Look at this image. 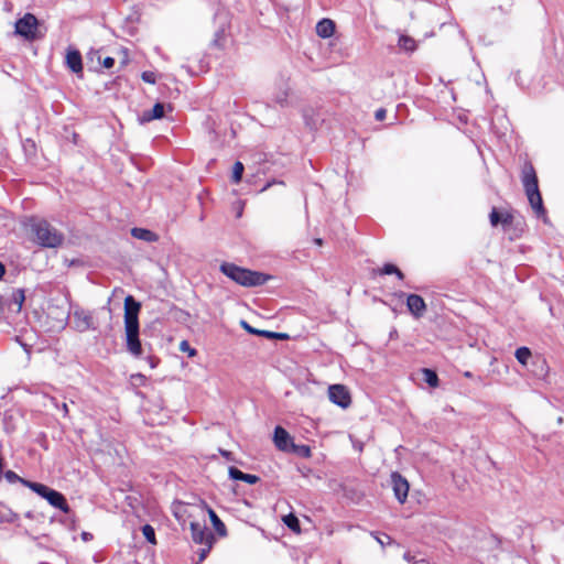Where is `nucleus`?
<instances>
[{"mask_svg": "<svg viewBox=\"0 0 564 564\" xmlns=\"http://www.w3.org/2000/svg\"><path fill=\"white\" fill-rule=\"evenodd\" d=\"M423 380L432 388H436L438 386V377L437 373L429 368L422 369Z\"/></svg>", "mask_w": 564, "mask_h": 564, "instance_id": "obj_27", "label": "nucleus"}, {"mask_svg": "<svg viewBox=\"0 0 564 564\" xmlns=\"http://www.w3.org/2000/svg\"><path fill=\"white\" fill-rule=\"evenodd\" d=\"M391 486L395 498L400 503H404L408 498L409 482L398 471L391 474Z\"/></svg>", "mask_w": 564, "mask_h": 564, "instance_id": "obj_9", "label": "nucleus"}, {"mask_svg": "<svg viewBox=\"0 0 564 564\" xmlns=\"http://www.w3.org/2000/svg\"><path fill=\"white\" fill-rule=\"evenodd\" d=\"M513 223V216L510 213H503L501 216V224L506 226H510Z\"/></svg>", "mask_w": 564, "mask_h": 564, "instance_id": "obj_43", "label": "nucleus"}, {"mask_svg": "<svg viewBox=\"0 0 564 564\" xmlns=\"http://www.w3.org/2000/svg\"><path fill=\"white\" fill-rule=\"evenodd\" d=\"M335 23L330 19H322L316 24V33L323 39L330 37L335 32Z\"/></svg>", "mask_w": 564, "mask_h": 564, "instance_id": "obj_18", "label": "nucleus"}, {"mask_svg": "<svg viewBox=\"0 0 564 564\" xmlns=\"http://www.w3.org/2000/svg\"><path fill=\"white\" fill-rule=\"evenodd\" d=\"M283 522L292 531H294V532L300 531V521L293 513H289L288 516H285L283 518Z\"/></svg>", "mask_w": 564, "mask_h": 564, "instance_id": "obj_29", "label": "nucleus"}, {"mask_svg": "<svg viewBox=\"0 0 564 564\" xmlns=\"http://www.w3.org/2000/svg\"><path fill=\"white\" fill-rule=\"evenodd\" d=\"M412 564H429V562L425 558H421V560L414 561Z\"/></svg>", "mask_w": 564, "mask_h": 564, "instance_id": "obj_52", "label": "nucleus"}, {"mask_svg": "<svg viewBox=\"0 0 564 564\" xmlns=\"http://www.w3.org/2000/svg\"><path fill=\"white\" fill-rule=\"evenodd\" d=\"M102 65H104V67H106V68H111V67L115 65V58H112V57H110V56H108V57L104 58V61H102Z\"/></svg>", "mask_w": 564, "mask_h": 564, "instance_id": "obj_46", "label": "nucleus"}, {"mask_svg": "<svg viewBox=\"0 0 564 564\" xmlns=\"http://www.w3.org/2000/svg\"><path fill=\"white\" fill-rule=\"evenodd\" d=\"M517 360L524 367H528L529 361L533 359L532 352L528 347H520L516 350L514 354Z\"/></svg>", "mask_w": 564, "mask_h": 564, "instance_id": "obj_25", "label": "nucleus"}, {"mask_svg": "<svg viewBox=\"0 0 564 564\" xmlns=\"http://www.w3.org/2000/svg\"><path fill=\"white\" fill-rule=\"evenodd\" d=\"M142 533H143V536L145 538V540L151 543V544H156V539H155V531L153 529L152 525L150 524H144L142 527Z\"/></svg>", "mask_w": 564, "mask_h": 564, "instance_id": "obj_32", "label": "nucleus"}, {"mask_svg": "<svg viewBox=\"0 0 564 564\" xmlns=\"http://www.w3.org/2000/svg\"><path fill=\"white\" fill-rule=\"evenodd\" d=\"M208 516L212 521V524L215 529V531L218 533L219 536H227V529L225 523L219 519V517L216 514V512L208 508Z\"/></svg>", "mask_w": 564, "mask_h": 564, "instance_id": "obj_20", "label": "nucleus"}, {"mask_svg": "<svg viewBox=\"0 0 564 564\" xmlns=\"http://www.w3.org/2000/svg\"><path fill=\"white\" fill-rule=\"evenodd\" d=\"M243 171H245L243 164L240 161H237L232 166V175H231L232 183L237 184L241 181Z\"/></svg>", "mask_w": 564, "mask_h": 564, "instance_id": "obj_28", "label": "nucleus"}, {"mask_svg": "<svg viewBox=\"0 0 564 564\" xmlns=\"http://www.w3.org/2000/svg\"><path fill=\"white\" fill-rule=\"evenodd\" d=\"M24 486L30 488L32 491L36 492L39 496H41L42 498H44L46 500L48 497V492H52V490H53L52 488H50L43 484L33 482V481L24 482Z\"/></svg>", "mask_w": 564, "mask_h": 564, "instance_id": "obj_23", "label": "nucleus"}, {"mask_svg": "<svg viewBox=\"0 0 564 564\" xmlns=\"http://www.w3.org/2000/svg\"><path fill=\"white\" fill-rule=\"evenodd\" d=\"M127 350L134 357L142 355V346L139 339V325H124Z\"/></svg>", "mask_w": 564, "mask_h": 564, "instance_id": "obj_5", "label": "nucleus"}, {"mask_svg": "<svg viewBox=\"0 0 564 564\" xmlns=\"http://www.w3.org/2000/svg\"><path fill=\"white\" fill-rule=\"evenodd\" d=\"M376 541L384 547L386 545L392 544L393 540L388 534H382L381 536L378 533L372 532L371 533Z\"/></svg>", "mask_w": 564, "mask_h": 564, "instance_id": "obj_35", "label": "nucleus"}, {"mask_svg": "<svg viewBox=\"0 0 564 564\" xmlns=\"http://www.w3.org/2000/svg\"><path fill=\"white\" fill-rule=\"evenodd\" d=\"M386 116H387V110L384 108H379L375 112V118L378 121L384 120Z\"/></svg>", "mask_w": 564, "mask_h": 564, "instance_id": "obj_44", "label": "nucleus"}, {"mask_svg": "<svg viewBox=\"0 0 564 564\" xmlns=\"http://www.w3.org/2000/svg\"><path fill=\"white\" fill-rule=\"evenodd\" d=\"M220 454L226 457L227 459H230L231 453L225 449H220Z\"/></svg>", "mask_w": 564, "mask_h": 564, "instance_id": "obj_51", "label": "nucleus"}, {"mask_svg": "<svg viewBox=\"0 0 564 564\" xmlns=\"http://www.w3.org/2000/svg\"><path fill=\"white\" fill-rule=\"evenodd\" d=\"M180 349L182 351H187L189 356H195L196 355V350L194 348H192L188 344V341L186 340H183L180 345Z\"/></svg>", "mask_w": 564, "mask_h": 564, "instance_id": "obj_42", "label": "nucleus"}, {"mask_svg": "<svg viewBox=\"0 0 564 564\" xmlns=\"http://www.w3.org/2000/svg\"><path fill=\"white\" fill-rule=\"evenodd\" d=\"M314 243L317 245V246H322L323 245V239L321 238H315L314 239Z\"/></svg>", "mask_w": 564, "mask_h": 564, "instance_id": "obj_53", "label": "nucleus"}, {"mask_svg": "<svg viewBox=\"0 0 564 564\" xmlns=\"http://www.w3.org/2000/svg\"><path fill=\"white\" fill-rule=\"evenodd\" d=\"M47 501H48V503L51 506H53L55 508H58L64 513H69L70 512V508H69V506L67 503L66 498L64 497L63 494H61L57 490L53 489L52 492H48Z\"/></svg>", "mask_w": 564, "mask_h": 564, "instance_id": "obj_15", "label": "nucleus"}, {"mask_svg": "<svg viewBox=\"0 0 564 564\" xmlns=\"http://www.w3.org/2000/svg\"><path fill=\"white\" fill-rule=\"evenodd\" d=\"M403 558H404L406 562H409V563H413V562L415 561V560H414V556H412L410 552H405V553L403 554Z\"/></svg>", "mask_w": 564, "mask_h": 564, "instance_id": "obj_48", "label": "nucleus"}, {"mask_svg": "<svg viewBox=\"0 0 564 564\" xmlns=\"http://www.w3.org/2000/svg\"><path fill=\"white\" fill-rule=\"evenodd\" d=\"M501 216H502V214H500L496 207H492V209L489 214V220H490L491 226L496 227L499 224H501Z\"/></svg>", "mask_w": 564, "mask_h": 564, "instance_id": "obj_34", "label": "nucleus"}, {"mask_svg": "<svg viewBox=\"0 0 564 564\" xmlns=\"http://www.w3.org/2000/svg\"><path fill=\"white\" fill-rule=\"evenodd\" d=\"M220 272L239 285L246 288L260 286L265 284L271 275L239 267L231 262L220 264Z\"/></svg>", "mask_w": 564, "mask_h": 564, "instance_id": "obj_3", "label": "nucleus"}, {"mask_svg": "<svg viewBox=\"0 0 564 564\" xmlns=\"http://www.w3.org/2000/svg\"><path fill=\"white\" fill-rule=\"evenodd\" d=\"M37 19L32 13H25L23 18L15 22V33L25 40L33 41L36 39Z\"/></svg>", "mask_w": 564, "mask_h": 564, "instance_id": "obj_4", "label": "nucleus"}, {"mask_svg": "<svg viewBox=\"0 0 564 564\" xmlns=\"http://www.w3.org/2000/svg\"><path fill=\"white\" fill-rule=\"evenodd\" d=\"M131 236L133 238L143 240V241H148V242H154L159 238L155 232H153L149 229L138 228V227H134L131 229Z\"/></svg>", "mask_w": 564, "mask_h": 564, "instance_id": "obj_19", "label": "nucleus"}, {"mask_svg": "<svg viewBox=\"0 0 564 564\" xmlns=\"http://www.w3.org/2000/svg\"><path fill=\"white\" fill-rule=\"evenodd\" d=\"M534 377L542 379L545 378L549 372V366L546 360L541 357L536 356L531 361V368L529 369Z\"/></svg>", "mask_w": 564, "mask_h": 564, "instance_id": "obj_16", "label": "nucleus"}, {"mask_svg": "<svg viewBox=\"0 0 564 564\" xmlns=\"http://www.w3.org/2000/svg\"><path fill=\"white\" fill-rule=\"evenodd\" d=\"M398 46L405 52L412 53L416 50V42L409 35H401L398 41Z\"/></svg>", "mask_w": 564, "mask_h": 564, "instance_id": "obj_24", "label": "nucleus"}, {"mask_svg": "<svg viewBox=\"0 0 564 564\" xmlns=\"http://www.w3.org/2000/svg\"><path fill=\"white\" fill-rule=\"evenodd\" d=\"M164 116V106L161 102H156L152 110H151V117L154 119H161Z\"/></svg>", "mask_w": 564, "mask_h": 564, "instance_id": "obj_33", "label": "nucleus"}, {"mask_svg": "<svg viewBox=\"0 0 564 564\" xmlns=\"http://www.w3.org/2000/svg\"><path fill=\"white\" fill-rule=\"evenodd\" d=\"M406 306L408 310L411 312V314L415 318H420L424 315L426 312V304L425 301L421 295L417 294H410L406 297Z\"/></svg>", "mask_w": 564, "mask_h": 564, "instance_id": "obj_11", "label": "nucleus"}, {"mask_svg": "<svg viewBox=\"0 0 564 564\" xmlns=\"http://www.w3.org/2000/svg\"><path fill=\"white\" fill-rule=\"evenodd\" d=\"M329 400L338 406L346 409L351 403V398L347 388L343 384H333L328 388Z\"/></svg>", "mask_w": 564, "mask_h": 564, "instance_id": "obj_6", "label": "nucleus"}, {"mask_svg": "<svg viewBox=\"0 0 564 564\" xmlns=\"http://www.w3.org/2000/svg\"><path fill=\"white\" fill-rule=\"evenodd\" d=\"M465 376L469 378V377H471V373L469 371H467V372H465Z\"/></svg>", "mask_w": 564, "mask_h": 564, "instance_id": "obj_55", "label": "nucleus"}, {"mask_svg": "<svg viewBox=\"0 0 564 564\" xmlns=\"http://www.w3.org/2000/svg\"><path fill=\"white\" fill-rule=\"evenodd\" d=\"M6 273V267L2 262H0V280L3 278Z\"/></svg>", "mask_w": 564, "mask_h": 564, "instance_id": "obj_50", "label": "nucleus"}, {"mask_svg": "<svg viewBox=\"0 0 564 564\" xmlns=\"http://www.w3.org/2000/svg\"><path fill=\"white\" fill-rule=\"evenodd\" d=\"M241 326L250 334L261 336V333H269V330H260L250 326L247 322L241 321Z\"/></svg>", "mask_w": 564, "mask_h": 564, "instance_id": "obj_41", "label": "nucleus"}, {"mask_svg": "<svg viewBox=\"0 0 564 564\" xmlns=\"http://www.w3.org/2000/svg\"><path fill=\"white\" fill-rule=\"evenodd\" d=\"M192 540L197 544L214 543L215 536L206 525L199 522H191Z\"/></svg>", "mask_w": 564, "mask_h": 564, "instance_id": "obj_10", "label": "nucleus"}, {"mask_svg": "<svg viewBox=\"0 0 564 564\" xmlns=\"http://www.w3.org/2000/svg\"><path fill=\"white\" fill-rule=\"evenodd\" d=\"M25 226L32 235V241L42 248H58L64 242V235L46 219L30 217Z\"/></svg>", "mask_w": 564, "mask_h": 564, "instance_id": "obj_1", "label": "nucleus"}, {"mask_svg": "<svg viewBox=\"0 0 564 564\" xmlns=\"http://www.w3.org/2000/svg\"><path fill=\"white\" fill-rule=\"evenodd\" d=\"M213 544H214V543H204V544H203V545H204V547H202V549L199 550V552H198V560H199V562H203V561L206 558L207 554L209 553V551H210V550H212V547H213Z\"/></svg>", "mask_w": 564, "mask_h": 564, "instance_id": "obj_39", "label": "nucleus"}, {"mask_svg": "<svg viewBox=\"0 0 564 564\" xmlns=\"http://www.w3.org/2000/svg\"><path fill=\"white\" fill-rule=\"evenodd\" d=\"M273 441H274L275 446L280 451H289L293 444L290 434L282 426H276L274 429Z\"/></svg>", "mask_w": 564, "mask_h": 564, "instance_id": "obj_12", "label": "nucleus"}, {"mask_svg": "<svg viewBox=\"0 0 564 564\" xmlns=\"http://www.w3.org/2000/svg\"><path fill=\"white\" fill-rule=\"evenodd\" d=\"M269 186H270V184H268L267 186L262 187V191H265Z\"/></svg>", "mask_w": 564, "mask_h": 564, "instance_id": "obj_56", "label": "nucleus"}, {"mask_svg": "<svg viewBox=\"0 0 564 564\" xmlns=\"http://www.w3.org/2000/svg\"><path fill=\"white\" fill-rule=\"evenodd\" d=\"M141 304L132 295L124 299V325H139Z\"/></svg>", "mask_w": 564, "mask_h": 564, "instance_id": "obj_8", "label": "nucleus"}, {"mask_svg": "<svg viewBox=\"0 0 564 564\" xmlns=\"http://www.w3.org/2000/svg\"><path fill=\"white\" fill-rule=\"evenodd\" d=\"M261 336L262 337H267V338H271V339H285L288 338V335L284 334V333H275V332H270L269 333H261Z\"/></svg>", "mask_w": 564, "mask_h": 564, "instance_id": "obj_40", "label": "nucleus"}, {"mask_svg": "<svg viewBox=\"0 0 564 564\" xmlns=\"http://www.w3.org/2000/svg\"><path fill=\"white\" fill-rule=\"evenodd\" d=\"M130 379L132 384L135 387L144 386L147 382V377L142 373H133L131 375Z\"/></svg>", "mask_w": 564, "mask_h": 564, "instance_id": "obj_37", "label": "nucleus"}, {"mask_svg": "<svg viewBox=\"0 0 564 564\" xmlns=\"http://www.w3.org/2000/svg\"><path fill=\"white\" fill-rule=\"evenodd\" d=\"M19 519V516L14 513L12 510L8 509L3 514H1L0 520L2 522L12 523Z\"/></svg>", "mask_w": 564, "mask_h": 564, "instance_id": "obj_36", "label": "nucleus"}, {"mask_svg": "<svg viewBox=\"0 0 564 564\" xmlns=\"http://www.w3.org/2000/svg\"><path fill=\"white\" fill-rule=\"evenodd\" d=\"M73 321L75 329L78 332H86L89 329H96L93 314L83 308H77L74 311Z\"/></svg>", "mask_w": 564, "mask_h": 564, "instance_id": "obj_7", "label": "nucleus"}, {"mask_svg": "<svg viewBox=\"0 0 564 564\" xmlns=\"http://www.w3.org/2000/svg\"><path fill=\"white\" fill-rule=\"evenodd\" d=\"M141 78L143 82L148 84H155L156 83V75L154 72L145 70L141 74Z\"/></svg>", "mask_w": 564, "mask_h": 564, "instance_id": "obj_38", "label": "nucleus"}, {"mask_svg": "<svg viewBox=\"0 0 564 564\" xmlns=\"http://www.w3.org/2000/svg\"><path fill=\"white\" fill-rule=\"evenodd\" d=\"M61 409L63 410V413L66 416L68 414V405H67V403L63 402L62 405H61Z\"/></svg>", "mask_w": 564, "mask_h": 564, "instance_id": "obj_49", "label": "nucleus"}, {"mask_svg": "<svg viewBox=\"0 0 564 564\" xmlns=\"http://www.w3.org/2000/svg\"><path fill=\"white\" fill-rule=\"evenodd\" d=\"M2 477H4L7 481L10 484L21 482L24 486V482H30V480L20 477L13 470H7L6 473H3Z\"/></svg>", "mask_w": 564, "mask_h": 564, "instance_id": "obj_31", "label": "nucleus"}, {"mask_svg": "<svg viewBox=\"0 0 564 564\" xmlns=\"http://www.w3.org/2000/svg\"><path fill=\"white\" fill-rule=\"evenodd\" d=\"M24 486L30 488L32 491L36 492L39 496H41L42 498H44L46 500L48 497V492H52V490H53L52 488H50L43 484L33 482V481L24 482Z\"/></svg>", "mask_w": 564, "mask_h": 564, "instance_id": "obj_22", "label": "nucleus"}, {"mask_svg": "<svg viewBox=\"0 0 564 564\" xmlns=\"http://www.w3.org/2000/svg\"><path fill=\"white\" fill-rule=\"evenodd\" d=\"M291 87L289 85V78H281L278 90L274 93L273 100L281 107L289 106V96Z\"/></svg>", "mask_w": 564, "mask_h": 564, "instance_id": "obj_13", "label": "nucleus"}, {"mask_svg": "<svg viewBox=\"0 0 564 564\" xmlns=\"http://www.w3.org/2000/svg\"><path fill=\"white\" fill-rule=\"evenodd\" d=\"M229 477L234 480H241L250 485L257 484L260 478L257 475L242 473L240 469L231 466L229 467Z\"/></svg>", "mask_w": 564, "mask_h": 564, "instance_id": "obj_17", "label": "nucleus"}, {"mask_svg": "<svg viewBox=\"0 0 564 564\" xmlns=\"http://www.w3.org/2000/svg\"><path fill=\"white\" fill-rule=\"evenodd\" d=\"M66 65L75 74L83 72V61L79 51L68 50L66 54Z\"/></svg>", "mask_w": 564, "mask_h": 564, "instance_id": "obj_14", "label": "nucleus"}, {"mask_svg": "<svg viewBox=\"0 0 564 564\" xmlns=\"http://www.w3.org/2000/svg\"><path fill=\"white\" fill-rule=\"evenodd\" d=\"M150 117H151V110H145L142 112V116L140 117V121L142 123L150 122L153 120V118H150Z\"/></svg>", "mask_w": 564, "mask_h": 564, "instance_id": "obj_45", "label": "nucleus"}, {"mask_svg": "<svg viewBox=\"0 0 564 564\" xmlns=\"http://www.w3.org/2000/svg\"><path fill=\"white\" fill-rule=\"evenodd\" d=\"M82 535H83V539H84L85 541H87V540L91 536V535H90L89 533H87V532H84Z\"/></svg>", "mask_w": 564, "mask_h": 564, "instance_id": "obj_54", "label": "nucleus"}, {"mask_svg": "<svg viewBox=\"0 0 564 564\" xmlns=\"http://www.w3.org/2000/svg\"><path fill=\"white\" fill-rule=\"evenodd\" d=\"M291 448H292V451L294 453H296L301 457L310 458L312 456L311 447L307 446V445H304V444L303 445H295L293 443Z\"/></svg>", "mask_w": 564, "mask_h": 564, "instance_id": "obj_30", "label": "nucleus"}, {"mask_svg": "<svg viewBox=\"0 0 564 564\" xmlns=\"http://www.w3.org/2000/svg\"><path fill=\"white\" fill-rule=\"evenodd\" d=\"M376 272H378L380 275L395 274L399 280L404 279V274L402 273V271L392 263H386L381 269H378Z\"/></svg>", "mask_w": 564, "mask_h": 564, "instance_id": "obj_26", "label": "nucleus"}, {"mask_svg": "<svg viewBox=\"0 0 564 564\" xmlns=\"http://www.w3.org/2000/svg\"><path fill=\"white\" fill-rule=\"evenodd\" d=\"M24 148L28 150V149H35V143L33 140L31 139H28L24 143Z\"/></svg>", "mask_w": 564, "mask_h": 564, "instance_id": "obj_47", "label": "nucleus"}, {"mask_svg": "<svg viewBox=\"0 0 564 564\" xmlns=\"http://www.w3.org/2000/svg\"><path fill=\"white\" fill-rule=\"evenodd\" d=\"M24 301H25L24 290L18 289V290L13 291L8 305L10 308L15 306V312L19 313L22 308Z\"/></svg>", "mask_w": 564, "mask_h": 564, "instance_id": "obj_21", "label": "nucleus"}, {"mask_svg": "<svg viewBox=\"0 0 564 564\" xmlns=\"http://www.w3.org/2000/svg\"><path fill=\"white\" fill-rule=\"evenodd\" d=\"M521 181L531 208L535 213L536 217H543L544 221H546V210L539 189L536 172L531 163H525L523 165Z\"/></svg>", "mask_w": 564, "mask_h": 564, "instance_id": "obj_2", "label": "nucleus"}]
</instances>
